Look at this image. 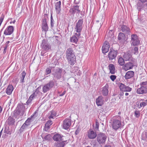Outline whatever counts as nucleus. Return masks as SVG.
I'll return each instance as SVG.
<instances>
[{"instance_id":"f257e3e1","label":"nucleus","mask_w":147,"mask_h":147,"mask_svg":"<svg viewBox=\"0 0 147 147\" xmlns=\"http://www.w3.org/2000/svg\"><path fill=\"white\" fill-rule=\"evenodd\" d=\"M112 128L116 130L123 128L125 125L124 121H122L121 117L119 115L114 117L112 120Z\"/></svg>"},{"instance_id":"f03ea898","label":"nucleus","mask_w":147,"mask_h":147,"mask_svg":"<svg viewBox=\"0 0 147 147\" xmlns=\"http://www.w3.org/2000/svg\"><path fill=\"white\" fill-rule=\"evenodd\" d=\"M66 52V56L69 63L70 65H74L75 63L76 58L73 50L70 48L67 49Z\"/></svg>"},{"instance_id":"7ed1b4c3","label":"nucleus","mask_w":147,"mask_h":147,"mask_svg":"<svg viewBox=\"0 0 147 147\" xmlns=\"http://www.w3.org/2000/svg\"><path fill=\"white\" fill-rule=\"evenodd\" d=\"M83 21L82 19H80L78 22L76 23L75 30L76 32L78 33H76V34L78 36H80L81 35V32L82 28V24Z\"/></svg>"},{"instance_id":"20e7f679","label":"nucleus","mask_w":147,"mask_h":147,"mask_svg":"<svg viewBox=\"0 0 147 147\" xmlns=\"http://www.w3.org/2000/svg\"><path fill=\"white\" fill-rule=\"evenodd\" d=\"M52 75L53 76L55 79L58 80L60 79L62 76V69L59 68H55L53 70Z\"/></svg>"},{"instance_id":"39448f33","label":"nucleus","mask_w":147,"mask_h":147,"mask_svg":"<svg viewBox=\"0 0 147 147\" xmlns=\"http://www.w3.org/2000/svg\"><path fill=\"white\" fill-rule=\"evenodd\" d=\"M24 109L25 108L24 106H20L18 110L14 111V117L16 118H19L20 116L23 115Z\"/></svg>"},{"instance_id":"423d86ee","label":"nucleus","mask_w":147,"mask_h":147,"mask_svg":"<svg viewBox=\"0 0 147 147\" xmlns=\"http://www.w3.org/2000/svg\"><path fill=\"white\" fill-rule=\"evenodd\" d=\"M54 85V82L53 80L50 81L49 82L45 84L42 87V92L46 93L49 91Z\"/></svg>"},{"instance_id":"0eeeda50","label":"nucleus","mask_w":147,"mask_h":147,"mask_svg":"<svg viewBox=\"0 0 147 147\" xmlns=\"http://www.w3.org/2000/svg\"><path fill=\"white\" fill-rule=\"evenodd\" d=\"M107 138L105 134L100 133L97 136V141L99 144H103L105 143Z\"/></svg>"},{"instance_id":"6e6552de","label":"nucleus","mask_w":147,"mask_h":147,"mask_svg":"<svg viewBox=\"0 0 147 147\" xmlns=\"http://www.w3.org/2000/svg\"><path fill=\"white\" fill-rule=\"evenodd\" d=\"M42 49L46 52L51 50V46L47 42V40H43L41 45Z\"/></svg>"},{"instance_id":"1a4fd4ad","label":"nucleus","mask_w":147,"mask_h":147,"mask_svg":"<svg viewBox=\"0 0 147 147\" xmlns=\"http://www.w3.org/2000/svg\"><path fill=\"white\" fill-rule=\"evenodd\" d=\"M131 45L136 46L138 45L140 43L137 36L136 34H133L131 36Z\"/></svg>"},{"instance_id":"9d476101","label":"nucleus","mask_w":147,"mask_h":147,"mask_svg":"<svg viewBox=\"0 0 147 147\" xmlns=\"http://www.w3.org/2000/svg\"><path fill=\"white\" fill-rule=\"evenodd\" d=\"M38 116V113L37 111L34 112V114L31 115L30 117L28 118L27 120L25 121L24 123L29 126L31 123L35 119V118Z\"/></svg>"},{"instance_id":"9b49d317","label":"nucleus","mask_w":147,"mask_h":147,"mask_svg":"<svg viewBox=\"0 0 147 147\" xmlns=\"http://www.w3.org/2000/svg\"><path fill=\"white\" fill-rule=\"evenodd\" d=\"M117 53V51L110 49L108 53V57L109 60L115 59L116 57Z\"/></svg>"},{"instance_id":"f8f14e48","label":"nucleus","mask_w":147,"mask_h":147,"mask_svg":"<svg viewBox=\"0 0 147 147\" xmlns=\"http://www.w3.org/2000/svg\"><path fill=\"white\" fill-rule=\"evenodd\" d=\"M67 143V140L57 142L53 143V147H64Z\"/></svg>"},{"instance_id":"ddd939ff","label":"nucleus","mask_w":147,"mask_h":147,"mask_svg":"<svg viewBox=\"0 0 147 147\" xmlns=\"http://www.w3.org/2000/svg\"><path fill=\"white\" fill-rule=\"evenodd\" d=\"M119 86L120 90L123 91L130 92L132 90L131 88L121 83L119 84Z\"/></svg>"},{"instance_id":"4468645a","label":"nucleus","mask_w":147,"mask_h":147,"mask_svg":"<svg viewBox=\"0 0 147 147\" xmlns=\"http://www.w3.org/2000/svg\"><path fill=\"white\" fill-rule=\"evenodd\" d=\"M71 125V120L69 119H65L63 121V128L65 129H69Z\"/></svg>"},{"instance_id":"2eb2a0df","label":"nucleus","mask_w":147,"mask_h":147,"mask_svg":"<svg viewBox=\"0 0 147 147\" xmlns=\"http://www.w3.org/2000/svg\"><path fill=\"white\" fill-rule=\"evenodd\" d=\"M14 27L11 26H8L5 30L4 34L5 35H11L13 32Z\"/></svg>"},{"instance_id":"dca6fc26","label":"nucleus","mask_w":147,"mask_h":147,"mask_svg":"<svg viewBox=\"0 0 147 147\" xmlns=\"http://www.w3.org/2000/svg\"><path fill=\"white\" fill-rule=\"evenodd\" d=\"M47 14H45L44 15V18L42 20V28L43 30L45 32L47 31L48 30V26L47 22V19L45 18V16H47Z\"/></svg>"},{"instance_id":"f3484780","label":"nucleus","mask_w":147,"mask_h":147,"mask_svg":"<svg viewBox=\"0 0 147 147\" xmlns=\"http://www.w3.org/2000/svg\"><path fill=\"white\" fill-rule=\"evenodd\" d=\"M79 6L78 5L74 6L69 10V12L72 14H74L76 13H79L80 10L79 9Z\"/></svg>"},{"instance_id":"a211bd4d","label":"nucleus","mask_w":147,"mask_h":147,"mask_svg":"<svg viewBox=\"0 0 147 147\" xmlns=\"http://www.w3.org/2000/svg\"><path fill=\"white\" fill-rule=\"evenodd\" d=\"M110 45L109 42L107 41H105L102 47V51L103 53H107L109 50Z\"/></svg>"},{"instance_id":"6ab92c4d","label":"nucleus","mask_w":147,"mask_h":147,"mask_svg":"<svg viewBox=\"0 0 147 147\" xmlns=\"http://www.w3.org/2000/svg\"><path fill=\"white\" fill-rule=\"evenodd\" d=\"M136 92L139 94L146 93H147V86H141L140 88H138Z\"/></svg>"},{"instance_id":"aec40b11","label":"nucleus","mask_w":147,"mask_h":147,"mask_svg":"<svg viewBox=\"0 0 147 147\" xmlns=\"http://www.w3.org/2000/svg\"><path fill=\"white\" fill-rule=\"evenodd\" d=\"M63 136L61 134H54L53 137V140L57 142L58 141H61L63 140Z\"/></svg>"},{"instance_id":"412c9836","label":"nucleus","mask_w":147,"mask_h":147,"mask_svg":"<svg viewBox=\"0 0 147 147\" xmlns=\"http://www.w3.org/2000/svg\"><path fill=\"white\" fill-rule=\"evenodd\" d=\"M97 136V134L96 132L90 129L88 131V136L90 139L95 138Z\"/></svg>"},{"instance_id":"4be33fe9","label":"nucleus","mask_w":147,"mask_h":147,"mask_svg":"<svg viewBox=\"0 0 147 147\" xmlns=\"http://www.w3.org/2000/svg\"><path fill=\"white\" fill-rule=\"evenodd\" d=\"M109 85L106 84L105 86L102 88L101 92L104 96H107L109 93Z\"/></svg>"},{"instance_id":"5701e85b","label":"nucleus","mask_w":147,"mask_h":147,"mask_svg":"<svg viewBox=\"0 0 147 147\" xmlns=\"http://www.w3.org/2000/svg\"><path fill=\"white\" fill-rule=\"evenodd\" d=\"M118 39L119 42L123 44L125 41V36L124 33L120 32L118 36Z\"/></svg>"},{"instance_id":"b1692460","label":"nucleus","mask_w":147,"mask_h":147,"mask_svg":"<svg viewBox=\"0 0 147 147\" xmlns=\"http://www.w3.org/2000/svg\"><path fill=\"white\" fill-rule=\"evenodd\" d=\"M104 98L102 96H100L96 99V103L98 106H101L103 104Z\"/></svg>"},{"instance_id":"393cba45","label":"nucleus","mask_w":147,"mask_h":147,"mask_svg":"<svg viewBox=\"0 0 147 147\" xmlns=\"http://www.w3.org/2000/svg\"><path fill=\"white\" fill-rule=\"evenodd\" d=\"M121 30L124 34L127 35L130 34V29L126 26L123 25L121 27Z\"/></svg>"},{"instance_id":"a878e982","label":"nucleus","mask_w":147,"mask_h":147,"mask_svg":"<svg viewBox=\"0 0 147 147\" xmlns=\"http://www.w3.org/2000/svg\"><path fill=\"white\" fill-rule=\"evenodd\" d=\"M134 75V72L132 71H130L126 73L124 77L125 79L127 80L132 78Z\"/></svg>"},{"instance_id":"bb28decb","label":"nucleus","mask_w":147,"mask_h":147,"mask_svg":"<svg viewBox=\"0 0 147 147\" xmlns=\"http://www.w3.org/2000/svg\"><path fill=\"white\" fill-rule=\"evenodd\" d=\"M13 90V86L11 84L9 85L6 89V93L9 95H10Z\"/></svg>"},{"instance_id":"cd10ccee","label":"nucleus","mask_w":147,"mask_h":147,"mask_svg":"<svg viewBox=\"0 0 147 147\" xmlns=\"http://www.w3.org/2000/svg\"><path fill=\"white\" fill-rule=\"evenodd\" d=\"M56 11L57 13H59L61 11V2L59 1L56 3L55 4Z\"/></svg>"},{"instance_id":"c85d7f7f","label":"nucleus","mask_w":147,"mask_h":147,"mask_svg":"<svg viewBox=\"0 0 147 147\" xmlns=\"http://www.w3.org/2000/svg\"><path fill=\"white\" fill-rule=\"evenodd\" d=\"M134 66L133 63L131 62H129L125 64L124 65V69L127 70L132 69Z\"/></svg>"},{"instance_id":"c756f323","label":"nucleus","mask_w":147,"mask_h":147,"mask_svg":"<svg viewBox=\"0 0 147 147\" xmlns=\"http://www.w3.org/2000/svg\"><path fill=\"white\" fill-rule=\"evenodd\" d=\"M26 73L24 71H23L20 74V82L21 83H23L24 82V79L26 75Z\"/></svg>"},{"instance_id":"7c9ffc66","label":"nucleus","mask_w":147,"mask_h":147,"mask_svg":"<svg viewBox=\"0 0 147 147\" xmlns=\"http://www.w3.org/2000/svg\"><path fill=\"white\" fill-rule=\"evenodd\" d=\"M80 36H78L76 35V33L75 34V35L73 36L70 38V41L71 42L74 43H76L78 40V39Z\"/></svg>"},{"instance_id":"2f4dec72","label":"nucleus","mask_w":147,"mask_h":147,"mask_svg":"<svg viewBox=\"0 0 147 147\" xmlns=\"http://www.w3.org/2000/svg\"><path fill=\"white\" fill-rule=\"evenodd\" d=\"M109 68L110 72L112 74H114L115 73L114 65L112 64H110L109 65Z\"/></svg>"},{"instance_id":"473e14b6","label":"nucleus","mask_w":147,"mask_h":147,"mask_svg":"<svg viewBox=\"0 0 147 147\" xmlns=\"http://www.w3.org/2000/svg\"><path fill=\"white\" fill-rule=\"evenodd\" d=\"M52 124V121L50 120L48 121L45 124V129L46 131L47 130L50 128V126Z\"/></svg>"},{"instance_id":"72a5a7b5","label":"nucleus","mask_w":147,"mask_h":147,"mask_svg":"<svg viewBox=\"0 0 147 147\" xmlns=\"http://www.w3.org/2000/svg\"><path fill=\"white\" fill-rule=\"evenodd\" d=\"M29 127V126L24 123L20 128V131L21 132L25 130L28 129Z\"/></svg>"},{"instance_id":"f704fd0d","label":"nucleus","mask_w":147,"mask_h":147,"mask_svg":"<svg viewBox=\"0 0 147 147\" xmlns=\"http://www.w3.org/2000/svg\"><path fill=\"white\" fill-rule=\"evenodd\" d=\"M131 57V55L129 54H125L123 55V57L125 61H127L129 60Z\"/></svg>"},{"instance_id":"c9c22d12","label":"nucleus","mask_w":147,"mask_h":147,"mask_svg":"<svg viewBox=\"0 0 147 147\" xmlns=\"http://www.w3.org/2000/svg\"><path fill=\"white\" fill-rule=\"evenodd\" d=\"M8 123L9 125H13L14 123V119L11 117H9L7 120Z\"/></svg>"},{"instance_id":"e433bc0d","label":"nucleus","mask_w":147,"mask_h":147,"mask_svg":"<svg viewBox=\"0 0 147 147\" xmlns=\"http://www.w3.org/2000/svg\"><path fill=\"white\" fill-rule=\"evenodd\" d=\"M4 132L7 134H11V130L8 127H6L5 128Z\"/></svg>"},{"instance_id":"4c0bfd02","label":"nucleus","mask_w":147,"mask_h":147,"mask_svg":"<svg viewBox=\"0 0 147 147\" xmlns=\"http://www.w3.org/2000/svg\"><path fill=\"white\" fill-rule=\"evenodd\" d=\"M124 59L122 57H120L118 59V63L121 66L123 65L124 64Z\"/></svg>"},{"instance_id":"58836bf2","label":"nucleus","mask_w":147,"mask_h":147,"mask_svg":"<svg viewBox=\"0 0 147 147\" xmlns=\"http://www.w3.org/2000/svg\"><path fill=\"white\" fill-rule=\"evenodd\" d=\"M54 67L53 66L51 67H49L47 68L46 69V74L47 75L48 74L51 72V69L52 68Z\"/></svg>"},{"instance_id":"ea45409f","label":"nucleus","mask_w":147,"mask_h":147,"mask_svg":"<svg viewBox=\"0 0 147 147\" xmlns=\"http://www.w3.org/2000/svg\"><path fill=\"white\" fill-rule=\"evenodd\" d=\"M40 88H41L40 86L38 87L37 89H36L35 92L33 93L35 96H36L37 94H40L41 93L39 91V89Z\"/></svg>"},{"instance_id":"a19ab883","label":"nucleus","mask_w":147,"mask_h":147,"mask_svg":"<svg viewBox=\"0 0 147 147\" xmlns=\"http://www.w3.org/2000/svg\"><path fill=\"white\" fill-rule=\"evenodd\" d=\"M54 21L53 19L52 16V13H51V28H52L53 27L54 25Z\"/></svg>"},{"instance_id":"79ce46f5","label":"nucleus","mask_w":147,"mask_h":147,"mask_svg":"<svg viewBox=\"0 0 147 147\" xmlns=\"http://www.w3.org/2000/svg\"><path fill=\"white\" fill-rule=\"evenodd\" d=\"M99 123L97 121H96L95 125H94L93 127L94 129L96 130H98V129Z\"/></svg>"},{"instance_id":"37998d69","label":"nucleus","mask_w":147,"mask_h":147,"mask_svg":"<svg viewBox=\"0 0 147 147\" xmlns=\"http://www.w3.org/2000/svg\"><path fill=\"white\" fill-rule=\"evenodd\" d=\"M146 105H147L145 101L144 102H141L140 104V107H139V108H140V107H144Z\"/></svg>"},{"instance_id":"c03bdc74","label":"nucleus","mask_w":147,"mask_h":147,"mask_svg":"<svg viewBox=\"0 0 147 147\" xmlns=\"http://www.w3.org/2000/svg\"><path fill=\"white\" fill-rule=\"evenodd\" d=\"M140 85L141 86L145 87L147 86V81L142 82L140 83Z\"/></svg>"},{"instance_id":"a18cd8bd","label":"nucleus","mask_w":147,"mask_h":147,"mask_svg":"<svg viewBox=\"0 0 147 147\" xmlns=\"http://www.w3.org/2000/svg\"><path fill=\"white\" fill-rule=\"evenodd\" d=\"M134 115L137 117H138L140 116V113L139 111H135Z\"/></svg>"},{"instance_id":"49530a36","label":"nucleus","mask_w":147,"mask_h":147,"mask_svg":"<svg viewBox=\"0 0 147 147\" xmlns=\"http://www.w3.org/2000/svg\"><path fill=\"white\" fill-rule=\"evenodd\" d=\"M51 138V136L50 134H48L46 135L45 137L44 138L46 140H49Z\"/></svg>"},{"instance_id":"de8ad7c7","label":"nucleus","mask_w":147,"mask_h":147,"mask_svg":"<svg viewBox=\"0 0 147 147\" xmlns=\"http://www.w3.org/2000/svg\"><path fill=\"white\" fill-rule=\"evenodd\" d=\"M134 53L135 55H137L138 53V48L137 47H135L134 48Z\"/></svg>"},{"instance_id":"09e8293b","label":"nucleus","mask_w":147,"mask_h":147,"mask_svg":"<svg viewBox=\"0 0 147 147\" xmlns=\"http://www.w3.org/2000/svg\"><path fill=\"white\" fill-rule=\"evenodd\" d=\"M52 64H53L54 65L53 66L55 67L56 65H57L59 64V63L57 60V59H55L54 61H53Z\"/></svg>"},{"instance_id":"8fccbe9b","label":"nucleus","mask_w":147,"mask_h":147,"mask_svg":"<svg viewBox=\"0 0 147 147\" xmlns=\"http://www.w3.org/2000/svg\"><path fill=\"white\" fill-rule=\"evenodd\" d=\"M116 78V76L115 75H111L110 76V78L113 81H114Z\"/></svg>"},{"instance_id":"3c124183","label":"nucleus","mask_w":147,"mask_h":147,"mask_svg":"<svg viewBox=\"0 0 147 147\" xmlns=\"http://www.w3.org/2000/svg\"><path fill=\"white\" fill-rule=\"evenodd\" d=\"M35 96L34 95V94H33L30 96L29 98V99L32 101Z\"/></svg>"},{"instance_id":"603ef678","label":"nucleus","mask_w":147,"mask_h":147,"mask_svg":"<svg viewBox=\"0 0 147 147\" xmlns=\"http://www.w3.org/2000/svg\"><path fill=\"white\" fill-rule=\"evenodd\" d=\"M32 101L31 100L28 99L26 102V104L28 105H29L32 102Z\"/></svg>"},{"instance_id":"864d4df0","label":"nucleus","mask_w":147,"mask_h":147,"mask_svg":"<svg viewBox=\"0 0 147 147\" xmlns=\"http://www.w3.org/2000/svg\"><path fill=\"white\" fill-rule=\"evenodd\" d=\"M51 115H52L54 116H55L56 115V113L55 111H51Z\"/></svg>"},{"instance_id":"5fc2aeb1","label":"nucleus","mask_w":147,"mask_h":147,"mask_svg":"<svg viewBox=\"0 0 147 147\" xmlns=\"http://www.w3.org/2000/svg\"><path fill=\"white\" fill-rule=\"evenodd\" d=\"M7 46H5L3 53L5 54L6 52Z\"/></svg>"},{"instance_id":"6e6d98bb","label":"nucleus","mask_w":147,"mask_h":147,"mask_svg":"<svg viewBox=\"0 0 147 147\" xmlns=\"http://www.w3.org/2000/svg\"><path fill=\"white\" fill-rule=\"evenodd\" d=\"M65 92H66V91H64L62 93L60 94L59 95V96H63L65 94Z\"/></svg>"},{"instance_id":"4d7b16f0","label":"nucleus","mask_w":147,"mask_h":147,"mask_svg":"<svg viewBox=\"0 0 147 147\" xmlns=\"http://www.w3.org/2000/svg\"><path fill=\"white\" fill-rule=\"evenodd\" d=\"M142 3H144L147 1V0H139Z\"/></svg>"},{"instance_id":"13d9d810","label":"nucleus","mask_w":147,"mask_h":147,"mask_svg":"<svg viewBox=\"0 0 147 147\" xmlns=\"http://www.w3.org/2000/svg\"><path fill=\"white\" fill-rule=\"evenodd\" d=\"M9 41H7L6 43V45H5V46H8V45L9 44Z\"/></svg>"},{"instance_id":"bf43d9fd","label":"nucleus","mask_w":147,"mask_h":147,"mask_svg":"<svg viewBox=\"0 0 147 147\" xmlns=\"http://www.w3.org/2000/svg\"><path fill=\"white\" fill-rule=\"evenodd\" d=\"M3 108L0 106V113H1L2 111Z\"/></svg>"},{"instance_id":"052dcab7","label":"nucleus","mask_w":147,"mask_h":147,"mask_svg":"<svg viewBox=\"0 0 147 147\" xmlns=\"http://www.w3.org/2000/svg\"><path fill=\"white\" fill-rule=\"evenodd\" d=\"M53 116H53L51 115L49 116V118L50 119H51V118L53 119Z\"/></svg>"},{"instance_id":"680f3d73","label":"nucleus","mask_w":147,"mask_h":147,"mask_svg":"<svg viewBox=\"0 0 147 147\" xmlns=\"http://www.w3.org/2000/svg\"><path fill=\"white\" fill-rule=\"evenodd\" d=\"M15 22H16L15 20H14L13 21H11L10 22V23L11 24V23H13V24H14Z\"/></svg>"},{"instance_id":"e2e57ef3","label":"nucleus","mask_w":147,"mask_h":147,"mask_svg":"<svg viewBox=\"0 0 147 147\" xmlns=\"http://www.w3.org/2000/svg\"><path fill=\"white\" fill-rule=\"evenodd\" d=\"M79 133L78 131L77 130H76L75 132V134L76 135H77Z\"/></svg>"},{"instance_id":"0e129e2a","label":"nucleus","mask_w":147,"mask_h":147,"mask_svg":"<svg viewBox=\"0 0 147 147\" xmlns=\"http://www.w3.org/2000/svg\"><path fill=\"white\" fill-rule=\"evenodd\" d=\"M2 130H2L1 131H0V136H1V135H2Z\"/></svg>"},{"instance_id":"69168bd1","label":"nucleus","mask_w":147,"mask_h":147,"mask_svg":"<svg viewBox=\"0 0 147 147\" xmlns=\"http://www.w3.org/2000/svg\"><path fill=\"white\" fill-rule=\"evenodd\" d=\"M125 95L126 96H127V95H129V93H127V92H126L125 93Z\"/></svg>"},{"instance_id":"338daca9","label":"nucleus","mask_w":147,"mask_h":147,"mask_svg":"<svg viewBox=\"0 0 147 147\" xmlns=\"http://www.w3.org/2000/svg\"><path fill=\"white\" fill-rule=\"evenodd\" d=\"M105 147H111L110 145H108V146H105Z\"/></svg>"},{"instance_id":"774afa93","label":"nucleus","mask_w":147,"mask_h":147,"mask_svg":"<svg viewBox=\"0 0 147 147\" xmlns=\"http://www.w3.org/2000/svg\"><path fill=\"white\" fill-rule=\"evenodd\" d=\"M145 136L146 138H147V132L146 133Z\"/></svg>"}]
</instances>
